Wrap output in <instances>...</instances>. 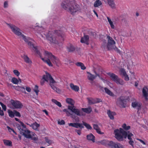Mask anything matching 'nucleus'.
I'll return each instance as SVG.
<instances>
[{
	"instance_id": "obj_1",
	"label": "nucleus",
	"mask_w": 148,
	"mask_h": 148,
	"mask_svg": "<svg viewBox=\"0 0 148 148\" xmlns=\"http://www.w3.org/2000/svg\"><path fill=\"white\" fill-rule=\"evenodd\" d=\"M7 25L10 28L12 32L16 35L18 36H21L25 41L27 42L28 45L30 46V48H32V50L40 56L41 59L45 63L47 64L50 66H53V64L50 60V58H48L46 59L45 58L42 57L41 54L38 50L37 47L34 46L33 43L31 42L33 40L32 38L29 37L26 38L25 36L22 34V33L20 32V29L18 27L11 24H7Z\"/></svg>"
},
{
	"instance_id": "obj_2",
	"label": "nucleus",
	"mask_w": 148,
	"mask_h": 148,
	"mask_svg": "<svg viewBox=\"0 0 148 148\" xmlns=\"http://www.w3.org/2000/svg\"><path fill=\"white\" fill-rule=\"evenodd\" d=\"M64 34L60 30H55L54 32H49L46 36L47 39L51 43L58 44L64 40Z\"/></svg>"
},
{
	"instance_id": "obj_3",
	"label": "nucleus",
	"mask_w": 148,
	"mask_h": 148,
	"mask_svg": "<svg viewBox=\"0 0 148 148\" xmlns=\"http://www.w3.org/2000/svg\"><path fill=\"white\" fill-rule=\"evenodd\" d=\"M61 5L64 9L69 11L72 14L77 11L79 9L76 5L75 4L73 5L72 2L69 0L63 1Z\"/></svg>"
},
{
	"instance_id": "obj_4",
	"label": "nucleus",
	"mask_w": 148,
	"mask_h": 148,
	"mask_svg": "<svg viewBox=\"0 0 148 148\" xmlns=\"http://www.w3.org/2000/svg\"><path fill=\"white\" fill-rule=\"evenodd\" d=\"M49 78V85L51 88L58 93L59 92V89L56 86L57 82L54 80L50 74L46 73V75H43L42 76V79L45 81L48 82Z\"/></svg>"
},
{
	"instance_id": "obj_5",
	"label": "nucleus",
	"mask_w": 148,
	"mask_h": 148,
	"mask_svg": "<svg viewBox=\"0 0 148 148\" xmlns=\"http://www.w3.org/2000/svg\"><path fill=\"white\" fill-rule=\"evenodd\" d=\"M66 101L67 103L71 105V106H68V109L71 110L73 113L78 116H82L83 115V112H80L79 110L76 108L74 106V102L73 100L71 98H67Z\"/></svg>"
},
{
	"instance_id": "obj_6",
	"label": "nucleus",
	"mask_w": 148,
	"mask_h": 148,
	"mask_svg": "<svg viewBox=\"0 0 148 148\" xmlns=\"http://www.w3.org/2000/svg\"><path fill=\"white\" fill-rule=\"evenodd\" d=\"M18 129L20 131V134L23 135L25 138H29L31 137L30 134H29V130L26 128L25 125L21 122V125H17Z\"/></svg>"
},
{
	"instance_id": "obj_7",
	"label": "nucleus",
	"mask_w": 148,
	"mask_h": 148,
	"mask_svg": "<svg viewBox=\"0 0 148 148\" xmlns=\"http://www.w3.org/2000/svg\"><path fill=\"white\" fill-rule=\"evenodd\" d=\"M100 143L101 144L106 146L108 145L112 148H124L122 145L119 143H114L112 141H108L104 140L101 141Z\"/></svg>"
},
{
	"instance_id": "obj_8",
	"label": "nucleus",
	"mask_w": 148,
	"mask_h": 148,
	"mask_svg": "<svg viewBox=\"0 0 148 148\" xmlns=\"http://www.w3.org/2000/svg\"><path fill=\"white\" fill-rule=\"evenodd\" d=\"M69 126H71L76 128H79L80 129H76L75 132L79 135L81 134V131L82 129L84 128V126L82 123H69Z\"/></svg>"
},
{
	"instance_id": "obj_9",
	"label": "nucleus",
	"mask_w": 148,
	"mask_h": 148,
	"mask_svg": "<svg viewBox=\"0 0 148 148\" xmlns=\"http://www.w3.org/2000/svg\"><path fill=\"white\" fill-rule=\"evenodd\" d=\"M44 55L50 58L53 63H55L56 65L60 63L59 59L53 55L51 53L45 51Z\"/></svg>"
},
{
	"instance_id": "obj_10",
	"label": "nucleus",
	"mask_w": 148,
	"mask_h": 148,
	"mask_svg": "<svg viewBox=\"0 0 148 148\" xmlns=\"http://www.w3.org/2000/svg\"><path fill=\"white\" fill-rule=\"evenodd\" d=\"M108 40V43L107 45V48L108 50L112 49L115 47L116 42L112 38L109 36L107 37Z\"/></svg>"
},
{
	"instance_id": "obj_11",
	"label": "nucleus",
	"mask_w": 148,
	"mask_h": 148,
	"mask_svg": "<svg viewBox=\"0 0 148 148\" xmlns=\"http://www.w3.org/2000/svg\"><path fill=\"white\" fill-rule=\"evenodd\" d=\"M10 103L12 106L16 109H20L22 108L23 106L22 103L18 101H14L11 100Z\"/></svg>"
},
{
	"instance_id": "obj_12",
	"label": "nucleus",
	"mask_w": 148,
	"mask_h": 148,
	"mask_svg": "<svg viewBox=\"0 0 148 148\" xmlns=\"http://www.w3.org/2000/svg\"><path fill=\"white\" fill-rule=\"evenodd\" d=\"M115 138L119 141H122L123 140L124 136L122 134L119 133V130L118 129H116L114 130Z\"/></svg>"
},
{
	"instance_id": "obj_13",
	"label": "nucleus",
	"mask_w": 148,
	"mask_h": 148,
	"mask_svg": "<svg viewBox=\"0 0 148 148\" xmlns=\"http://www.w3.org/2000/svg\"><path fill=\"white\" fill-rule=\"evenodd\" d=\"M119 103L123 108H125L126 106L127 99L124 96H120L118 99Z\"/></svg>"
},
{
	"instance_id": "obj_14",
	"label": "nucleus",
	"mask_w": 148,
	"mask_h": 148,
	"mask_svg": "<svg viewBox=\"0 0 148 148\" xmlns=\"http://www.w3.org/2000/svg\"><path fill=\"white\" fill-rule=\"evenodd\" d=\"M142 104L138 102H132V106L134 108H136L137 110V112L138 113H140L139 111L141 110Z\"/></svg>"
},
{
	"instance_id": "obj_15",
	"label": "nucleus",
	"mask_w": 148,
	"mask_h": 148,
	"mask_svg": "<svg viewBox=\"0 0 148 148\" xmlns=\"http://www.w3.org/2000/svg\"><path fill=\"white\" fill-rule=\"evenodd\" d=\"M87 99L88 101V103L90 104H94L100 103L102 101L101 99L98 98H96L95 99L88 98Z\"/></svg>"
},
{
	"instance_id": "obj_16",
	"label": "nucleus",
	"mask_w": 148,
	"mask_h": 148,
	"mask_svg": "<svg viewBox=\"0 0 148 148\" xmlns=\"http://www.w3.org/2000/svg\"><path fill=\"white\" fill-rule=\"evenodd\" d=\"M143 96L146 101H148V88L147 87L145 86L142 90Z\"/></svg>"
},
{
	"instance_id": "obj_17",
	"label": "nucleus",
	"mask_w": 148,
	"mask_h": 148,
	"mask_svg": "<svg viewBox=\"0 0 148 148\" xmlns=\"http://www.w3.org/2000/svg\"><path fill=\"white\" fill-rule=\"evenodd\" d=\"M89 37L88 35H85L82 37L80 40V42L82 43H84L88 45L89 44Z\"/></svg>"
},
{
	"instance_id": "obj_18",
	"label": "nucleus",
	"mask_w": 148,
	"mask_h": 148,
	"mask_svg": "<svg viewBox=\"0 0 148 148\" xmlns=\"http://www.w3.org/2000/svg\"><path fill=\"white\" fill-rule=\"evenodd\" d=\"M26 124L27 125H29L30 127H32L33 129L36 131L38 130V128L40 126V124H38L36 122L33 123L31 124H29L27 123H26Z\"/></svg>"
},
{
	"instance_id": "obj_19",
	"label": "nucleus",
	"mask_w": 148,
	"mask_h": 148,
	"mask_svg": "<svg viewBox=\"0 0 148 148\" xmlns=\"http://www.w3.org/2000/svg\"><path fill=\"white\" fill-rule=\"evenodd\" d=\"M22 58L23 59L25 62L29 64H31L32 62L29 57L26 55L24 54L21 56Z\"/></svg>"
},
{
	"instance_id": "obj_20",
	"label": "nucleus",
	"mask_w": 148,
	"mask_h": 148,
	"mask_svg": "<svg viewBox=\"0 0 148 148\" xmlns=\"http://www.w3.org/2000/svg\"><path fill=\"white\" fill-rule=\"evenodd\" d=\"M75 49V47L71 44H70L66 46V49L69 52H73Z\"/></svg>"
},
{
	"instance_id": "obj_21",
	"label": "nucleus",
	"mask_w": 148,
	"mask_h": 148,
	"mask_svg": "<svg viewBox=\"0 0 148 148\" xmlns=\"http://www.w3.org/2000/svg\"><path fill=\"white\" fill-rule=\"evenodd\" d=\"M111 78V79L115 82V81L117 80V79L118 77L113 73H111L110 72H108L106 73Z\"/></svg>"
},
{
	"instance_id": "obj_22",
	"label": "nucleus",
	"mask_w": 148,
	"mask_h": 148,
	"mask_svg": "<svg viewBox=\"0 0 148 148\" xmlns=\"http://www.w3.org/2000/svg\"><path fill=\"white\" fill-rule=\"evenodd\" d=\"M87 139L88 140L92 141L93 143L95 142V136L92 134L90 133L86 136Z\"/></svg>"
},
{
	"instance_id": "obj_23",
	"label": "nucleus",
	"mask_w": 148,
	"mask_h": 148,
	"mask_svg": "<svg viewBox=\"0 0 148 148\" xmlns=\"http://www.w3.org/2000/svg\"><path fill=\"white\" fill-rule=\"evenodd\" d=\"M87 73L88 74V78L90 80L92 81L96 78V76L92 74L89 72H87Z\"/></svg>"
},
{
	"instance_id": "obj_24",
	"label": "nucleus",
	"mask_w": 148,
	"mask_h": 148,
	"mask_svg": "<svg viewBox=\"0 0 148 148\" xmlns=\"http://www.w3.org/2000/svg\"><path fill=\"white\" fill-rule=\"evenodd\" d=\"M82 110L83 111L88 114H89L92 111V109L91 107H88L86 108H82Z\"/></svg>"
},
{
	"instance_id": "obj_25",
	"label": "nucleus",
	"mask_w": 148,
	"mask_h": 148,
	"mask_svg": "<svg viewBox=\"0 0 148 148\" xmlns=\"http://www.w3.org/2000/svg\"><path fill=\"white\" fill-rule=\"evenodd\" d=\"M3 142L4 144L6 146L9 147L12 146V142L10 140L3 139Z\"/></svg>"
},
{
	"instance_id": "obj_26",
	"label": "nucleus",
	"mask_w": 148,
	"mask_h": 148,
	"mask_svg": "<svg viewBox=\"0 0 148 148\" xmlns=\"http://www.w3.org/2000/svg\"><path fill=\"white\" fill-rule=\"evenodd\" d=\"M107 114L110 119L113 120L114 119V115H115L114 112H112L110 110H108L107 112Z\"/></svg>"
},
{
	"instance_id": "obj_27",
	"label": "nucleus",
	"mask_w": 148,
	"mask_h": 148,
	"mask_svg": "<svg viewBox=\"0 0 148 148\" xmlns=\"http://www.w3.org/2000/svg\"><path fill=\"white\" fill-rule=\"evenodd\" d=\"M29 132L30 133L29 134L30 135V136H31V137H30L29 138H28V139L30 138V139H31L32 140H33L35 141L37 140L38 139L37 137L34 136V135H36L34 133L30 131H29Z\"/></svg>"
},
{
	"instance_id": "obj_28",
	"label": "nucleus",
	"mask_w": 148,
	"mask_h": 148,
	"mask_svg": "<svg viewBox=\"0 0 148 148\" xmlns=\"http://www.w3.org/2000/svg\"><path fill=\"white\" fill-rule=\"evenodd\" d=\"M93 127L94 129L96 130L97 132L99 134H102L103 133L101 132L100 129L97 125L94 124Z\"/></svg>"
},
{
	"instance_id": "obj_29",
	"label": "nucleus",
	"mask_w": 148,
	"mask_h": 148,
	"mask_svg": "<svg viewBox=\"0 0 148 148\" xmlns=\"http://www.w3.org/2000/svg\"><path fill=\"white\" fill-rule=\"evenodd\" d=\"M63 111L66 112V114L68 116H69L70 115L71 116V117L72 118L74 119H75V118L76 117V116H75V115L71 113L67 109H64Z\"/></svg>"
},
{
	"instance_id": "obj_30",
	"label": "nucleus",
	"mask_w": 148,
	"mask_h": 148,
	"mask_svg": "<svg viewBox=\"0 0 148 148\" xmlns=\"http://www.w3.org/2000/svg\"><path fill=\"white\" fill-rule=\"evenodd\" d=\"M75 64L77 66L80 67L82 70H84L86 69V67L84 66V64L81 62H77L75 63Z\"/></svg>"
},
{
	"instance_id": "obj_31",
	"label": "nucleus",
	"mask_w": 148,
	"mask_h": 148,
	"mask_svg": "<svg viewBox=\"0 0 148 148\" xmlns=\"http://www.w3.org/2000/svg\"><path fill=\"white\" fill-rule=\"evenodd\" d=\"M71 89L75 91H78L79 90V87L77 86L74 85L73 84L71 83L70 85Z\"/></svg>"
},
{
	"instance_id": "obj_32",
	"label": "nucleus",
	"mask_w": 148,
	"mask_h": 148,
	"mask_svg": "<svg viewBox=\"0 0 148 148\" xmlns=\"http://www.w3.org/2000/svg\"><path fill=\"white\" fill-rule=\"evenodd\" d=\"M133 136V134L132 133L130 132L129 131H128L127 133L126 137H125V136H124V138L126 139L127 137L128 140L130 139Z\"/></svg>"
},
{
	"instance_id": "obj_33",
	"label": "nucleus",
	"mask_w": 148,
	"mask_h": 148,
	"mask_svg": "<svg viewBox=\"0 0 148 148\" xmlns=\"http://www.w3.org/2000/svg\"><path fill=\"white\" fill-rule=\"evenodd\" d=\"M115 82L118 84L121 85H123L125 84L124 82L122 79L119 78V77Z\"/></svg>"
},
{
	"instance_id": "obj_34",
	"label": "nucleus",
	"mask_w": 148,
	"mask_h": 148,
	"mask_svg": "<svg viewBox=\"0 0 148 148\" xmlns=\"http://www.w3.org/2000/svg\"><path fill=\"white\" fill-rule=\"evenodd\" d=\"M104 90L106 93L112 97H113L114 96V94L110 90L107 88H105Z\"/></svg>"
},
{
	"instance_id": "obj_35",
	"label": "nucleus",
	"mask_w": 148,
	"mask_h": 148,
	"mask_svg": "<svg viewBox=\"0 0 148 148\" xmlns=\"http://www.w3.org/2000/svg\"><path fill=\"white\" fill-rule=\"evenodd\" d=\"M107 18L111 28L113 29H114L115 28V26L113 24V22L112 21L111 19L108 17H107Z\"/></svg>"
},
{
	"instance_id": "obj_36",
	"label": "nucleus",
	"mask_w": 148,
	"mask_h": 148,
	"mask_svg": "<svg viewBox=\"0 0 148 148\" xmlns=\"http://www.w3.org/2000/svg\"><path fill=\"white\" fill-rule=\"evenodd\" d=\"M109 5L112 8L115 7V4L113 0H107Z\"/></svg>"
},
{
	"instance_id": "obj_37",
	"label": "nucleus",
	"mask_w": 148,
	"mask_h": 148,
	"mask_svg": "<svg viewBox=\"0 0 148 148\" xmlns=\"http://www.w3.org/2000/svg\"><path fill=\"white\" fill-rule=\"evenodd\" d=\"M102 4L101 1L99 0H96L94 3V6L95 7H97Z\"/></svg>"
},
{
	"instance_id": "obj_38",
	"label": "nucleus",
	"mask_w": 148,
	"mask_h": 148,
	"mask_svg": "<svg viewBox=\"0 0 148 148\" xmlns=\"http://www.w3.org/2000/svg\"><path fill=\"white\" fill-rule=\"evenodd\" d=\"M56 105L59 107H62V105L61 103L58 101L57 100L55 99H53L51 100Z\"/></svg>"
},
{
	"instance_id": "obj_39",
	"label": "nucleus",
	"mask_w": 148,
	"mask_h": 148,
	"mask_svg": "<svg viewBox=\"0 0 148 148\" xmlns=\"http://www.w3.org/2000/svg\"><path fill=\"white\" fill-rule=\"evenodd\" d=\"M83 126L84 125L86 127L88 130H91L92 127L91 126L88 124L86 123L83 121H82Z\"/></svg>"
},
{
	"instance_id": "obj_40",
	"label": "nucleus",
	"mask_w": 148,
	"mask_h": 148,
	"mask_svg": "<svg viewBox=\"0 0 148 148\" xmlns=\"http://www.w3.org/2000/svg\"><path fill=\"white\" fill-rule=\"evenodd\" d=\"M122 127L125 130H128L130 128V126L129 125H127L125 123L123 124L122 125Z\"/></svg>"
},
{
	"instance_id": "obj_41",
	"label": "nucleus",
	"mask_w": 148,
	"mask_h": 148,
	"mask_svg": "<svg viewBox=\"0 0 148 148\" xmlns=\"http://www.w3.org/2000/svg\"><path fill=\"white\" fill-rule=\"evenodd\" d=\"M8 112L9 116L11 118H13L14 116V112H13L12 110H9Z\"/></svg>"
},
{
	"instance_id": "obj_42",
	"label": "nucleus",
	"mask_w": 148,
	"mask_h": 148,
	"mask_svg": "<svg viewBox=\"0 0 148 148\" xmlns=\"http://www.w3.org/2000/svg\"><path fill=\"white\" fill-rule=\"evenodd\" d=\"M127 132H126L124 130L121 128H120V130H119V133L121 134H123L124 136H125V137H126L127 133Z\"/></svg>"
},
{
	"instance_id": "obj_43",
	"label": "nucleus",
	"mask_w": 148,
	"mask_h": 148,
	"mask_svg": "<svg viewBox=\"0 0 148 148\" xmlns=\"http://www.w3.org/2000/svg\"><path fill=\"white\" fill-rule=\"evenodd\" d=\"M120 74L123 76L126 75L127 74L126 72L125 69H121L120 70Z\"/></svg>"
},
{
	"instance_id": "obj_44",
	"label": "nucleus",
	"mask_w": 148,
	"mask_h": 148,
	"mask_svg": "<svg viewBox=\"0 0 148 148\" xmlns=\"http://www.w3.org/2000/svg\"><path fill=\"white\" fill-rule=\"evenodd\" d=\"M11 82L15 84H17L19 82L18 79L15 77H13L12 78Z\"/></svg>"
},
{
	"instance_id": "obj_45",
	"label": "nucleus",
	"mask_w": 148,
	"mask_h": 148,
	"mask_svg": "<svg viewBox=\"0 0 148 148\" xmlns=\"http://www.w3.org/2000/svg\"><path fill=\"white\" fill-rule=\"evenodd\" d=\"M128 141V143L129 144L131 145L132 147H134V142L133 140V139L132 138L130 139H129Z\"/></svg>"
},
{
	"instance_id": "obj_46",
	"label": "nucleus",
	"mask_w": 148,
	"mask_h": 148,
	"mask_svg": "<svg viewBox=\"0 0 148 148\" xmlns=\"http://www.w3.org/2000/svg\"><path fill=\"white\" fill-rule=\"evenodd\" d=\"M38 86L37 85H35L34 88V91L36 93V95H38L39 90H38Z\"/></svg>"
},
{
	"instance_id": "obj_47",
	"label": "nucleus",
	"mask_w": 148,
	"mask_h": 148,
	"mask_svg": "<svg viewBox=\"0 0 148 148\" xmlns=\"http://www.w3.org/2000/svg\"><path fill=\"white\" fill-rule=\"evenodd\" d=\"M7 128L8 129V131L10 132H12L14 133L15 134H16V135L17 134V133H16V132H15V131L13 129L11 128L10 127H9L8 126H7Z\"/></svg>"
},
{
	"instance_id": "obj_48",
	"label": "nucleus",
	"mask_w": 148,
	"mask_h": 148,
	"mask_svg": "<svg viewBox=\"0 0 148 148\" xmlns=\"http://www.w3.org/2000/svg\"><path fill=\"white\" fill-rule=\"evenodd\" d=\"M0 104L3 110L4 111H6V110L7 108L6 106L3 104L1 102H0Z\"/></svg>"
},
{
	"instance_id": "obj_49",
	"label": "nucleus",
	"mask_w": 148,
	"mask_h": 148,
	"mask_svg": "<svg viewBox=\"0 0 148 148\" xmlns=\"http://www.w3.org/2000/svg\"><path fill=\"white\" fill-rule=\"evenodd\" d=\"M14 115H15L16 116L18 117H21V115L19 112L16 110H14Z\"/></svg>"
},
{
	"instance_id": "obj_50",
	"label": "nucleus",
	"mask_w": 148,
	"mask_h": 148,
	"mask_svg": "<svg viewBox=\"0 0 148 148\" xmlns=\"http://www.w3.org/2000/svg\"><path fill=\"white\" fill-rule=\"evenodd\" d=\"M14 74L17 76H18L20 74V72L16 70H14L13 71Z\"/></svg>"
},
{
	"instance_id": "obj_51",
	"label": "nucleus",
	"mask_w": 148,
	"mask_h": 148,
	"mask_svg": "<svg viewBox=\"0 0 148 148\" xmlns=\"http://www.w3.org/2000/svg\"><path fill=\"white\" fill-rule=\"evenodd\" d=\"M58 123L60 125H64L65 124V122L63 120H62L61 121H58Z\"/></svg>"
},
{
	"instance_id": "obj_52",
	"label": "nucleus",
	"mask_w": 148,
	"mask_h": 148,
	"mask_svg": "<svg viewBox=\"0 0 148 148\" xmlns=\"http://www.w3.org/2000/svg\"><path fill=\"white\" fill-rule=\"evenodd\" d=\"M125 77V80L126 81H128L129 80V78L128 76L126 74V75L123 76Z\"/></svg>"
},
{
	"instance_id": "obj_53",
	"label": "nucleus",
	"mask_w": 148,
	"mask_h": 148,
	"mask_svg": "<svg viewBox=\"0 0 148 148\" xmlns=\"http://www.w3.org/2000/svg\"><path fill=\"white\" fill-rule=\"evenodd\" d=\"M45 140L46 143L49 144H50L51 143V141L49 140L47 137H45Z\"/></svg>"
},
{
	"instance_id": "obj_54",
	"label": "nucleus",
	"mask_w": 148,
	"mask_h": 148,
	"mask_svg": "<svg viewBox=\"0 0 148 148\" xmlns=\"http://www.w3.org/2000/svg\"><path fill=\"white\" fill-rule=\"evenodd\" d=\"M20 91H21L22 92H23V93H24L25 94L26 93L25 91V88H24V87H21V90Z\"/></svg>"
},
{
	"instance_id": "obj_55",
	"label": "nucleus",
	"mask_w": 148,
	"mask_h": 148,
	"mask_svg": "<svg viewBox=\"0 0 148 148\" xmlns=\"http://www.w3.org/2000/svg\"><path fill=\"white\" fill-rule=\"evenodd\" d=\"M136 139L140 141L144 145H146V144L145 143L143 140L139 138H137Z\"/></svg>"
},
{
	"instance_id": "obj_56",
	"label": "nucleus",
	"mask_w": 148,
	"mask_h": 148,
	"mask_svg": "<svg viewBox=\"0 0 148 148\" xmlns=\"http://www.w3.org/2000/svg\"><path fill=\"white\" fill-rule=\"evenodd\" d=\"M106 42H105L103 43V44L102 45L101 47L103 48L104 49H105L107 47V46H106Z\"/></svg>"
},
{
	"instance_id": "obj_57",
	"label": "nucleus",
	"mask_w": 148,
	"mask_h": 148,
	"mask_svg": "<svg viewBox=\"0 0 148 148\" xmlns=\"http://www.w3.org/2000/svg\"><path fill=\"white\" fill-rule=\"evenodd\" d=\"M4 115V113L3 110H1V108L0 107V115L1 116H3Z\"/></svg>"
},
{
	"instance_id": "obj_58",
	"label": "nucleus",
	"mask_w": 148,
	"mask_h": 148,
	"mask_svg": "<svg viewBox=\"0 0 148 148\" xmlns=\"http://www.w3.org/2000/svg\"><path fill=\"white\" fill-rule=\"evenodd\" d=\"M8 4L7 1H5V2H4V8H6L8 7Z\"/></svg>"
},
{
	"instance_id": "obj_59",
	"label": "nucleus",
	"mask_w": 148,
	"mask_h": 148,
	"mask_svg": "<svg viewBox=\"0 0 148 148\" xmlns=\"http://www.w3.org/2000/svg\"><path fill=\"white\" fill-rule=\"evenodd\" d=\"M21 87L19 86H16L15 87V89L18 90V91H20L21 90Z\"/></svg>"
},
{
	"instance_id": "obj_60",
	"label": "nucleus",
	"mask_w": 148,
	"mask_h": 148,
	"mask_svg": "<svg viewBox=\"0 0 148 148\" xmlns=\"http://www.w3.org/2000/svg\"><path fill=\"white\" fill-rule=\"evenodd\" d=\"M113 49H114L115 50H116L117 51V52L120 53V50L117 48L116 46L115 47H114V48H113Z\"/></svg>"
},
{
	"instance_id": "obj_61",
	"label": "nucleus",
	"mask_w": 148,
	"mask_h": 148,
	"mask_svg": "<svg viewBox=\"0 0 148 148\" xmlns=\"http://www.w3.org/2000/svg\"><path fill=\"white\" fill-rule=\"evenodd\" d=\"M26 90L28 92H30L31 91V89L29 87H27L26 88Z\"/></svg>"
},
{
	"instance_id": "obj_62",
	"label": "nucleus",
	"mask_w": 148,
	"mask_h": 148,
	"mask_svg": "<svg viewBox=\"0 0 148 148\" xmlns=\"http://www.w3.org/2000/svg\"><path fill=\"white\" fill-rule=\"evenodd\" d=\"M45 81H44V80L43 79L41 80L40 81V84L42 85H43L44 84V83H45Z\"/></svg>"
},
{
	"instance_id": "obj_63",
	"label": "nucleus",
	"mask_w": 148,
	"mask_h": 148,
	"mask_svg": "<svg viewBox=\"0 0 148 148\" xmlns=\"http://www.w3.org/2000/svg\"><path fill=\"white\" fill-rule=\"evenodd\" d=\"M42 111H43V112H45V114L47 116H48V112L46 110H43Z\"/></svg>"
},
{
	"instance_id": "obj_64",
	"label": "nucleus",
	"mask_w": 148,
	"mask_h": 148,
	"mask_svg": "<svg viewBox=\"0 0 148 148\" xmlns=\"http://www.w3.org/2000/svg\"><path fill=\"white\" fill-rule=\"evenodd\" d=\"M93 12H94V13L96 15V16L97 17H98V15L97 14V13L95 11V10H93Z\"/></svg>"
}]
</instances>
